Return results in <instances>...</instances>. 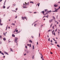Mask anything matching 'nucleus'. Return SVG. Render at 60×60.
Here are the masks:
<instances>
[{"label":"nucleus","instance_id":"1","mask_svg":"<svg viewBox=\"0 0 60 60\" xmlns=\"http://www.w3.org/2000/svg\"><path fill=\"white\" fill-rule=\"evenodd\" d=\"M18 38L17 37H15V43H16L17 45H18V44L17 43V42H16L17 41V40H18Z\"/></svg>","mask_w":60,"mask_h":60},{"label":"nucleus","instance_id":"2","mask_svg":"<svg viewBox=\"0 0 60 60\" xmlns=\"http://www.w3.org/2000/svg\"><path fill=\"white\" fill-rule=\"evenodd\" d=\"M29 2H28L27 3H26V2H25V6H26L27 5H29Z\"/></svg>","mask_w":60,"mask_h":60},{"label":"nucleus","instance_id":"3","mask_svg":"<svg viewBox=\"0 0 60 60\" xmlns=\"http://www.w3.org/2000/svg\"><path fill=\"white\" fill-rule=\"evenodd\" d=\"M53 21V19H51L50 20H49V23H51V22H52Z\"/></svg>","mask_w":60,"mask_h":60},{"label":"nucleus","instance_id":"4","mask_svg":"<svg viewBox=\"0 0 60 60\" xmlns=\"http://www.w3.org/2000/svg\"><path fill=\"white\" fill-rule=\"evenodd\" d=\"M4 52L5 54H7V55H9V54L7 52H6L4 51Z\"/></svg>","mask_w":60,"mask_h":60},{"label":"nucleus","instance_id":"5","mask_svg":"<svg viewBox=\"0 0 60 60\" xmlns=\"http://www.w3.org/2000/svg\"><path fill=\"white\" fill-rule=\"evenodd\" d=\"M54 6L55 7H57V6H58V5L55 4L54 5Z\"/></svg>","mask_w":60,"mask_h":60},{"label":"nucleus","instance_id":"6","mask_svg":"<svg viewBox=\"0 0 60 60\" xmlns=\"http://www.w3.org/2000/svg\"><path fill=\"white\" fill-rule=\"evenodd\" d=\"M23 8H27V7L26 6H23Z\"/></svg>","mask_w":60,"mask_h":60},{"label":"nucleus","instance_id":"7","mask_svg":"<svg viewBox=\"0 0 60 60\" xmlns=\"http://www.w3.org/2000/svg\"><path fill=\"white\" fill-rule=\"evenodd\" d=\"M10 51H12V52H13V51L12 50V49L11 48H10Z\"/></svg>","mask_w":60,"mask_h":60},{"label":"nucleus","instance_id":"8","mask_svg":"<svg viewBox=\"0 0 60 60\" xmlns=\"http://www.w3.org/2000/svg\"><path fill=\"white\" fill-rule=\"evenodd\" d=\"M12 37H15V35H14V34H13L12 35Z\"/></svg>","mask_w":60,"mask_h":60},{"label":"nucleus","instance_id":"9","mask_svg":"<svg viewBox=\"0 0 60 60\" xmlns=\"http://www.w3.org/2000/svg\"><path fill=\"white\" fill-rule=\"evenodd\" d=\"M52 11V12H57L58 11H56V10H55V11Z\"/></svg>","mask_w":60,"mask_h":60},{"label":"nucleus","instance_id":"10","mask_svg":"<svg viewBox=\"0 0 60 60\" xmlns=\"http://www.w3.org/2000/svg\"><path fill=\"white\" fill-rule=\"evenodd\" d=\"M57 47H59V48H60V46L59 45H57Z\"/></svg>","mask_w":60,"mask_h":60},{"label":"nucleus","instance_id":"11","mask_svg":"<svg viewBox=\"0 0 60 60\" xmlns=\"http://www.w3.org/2000/svg\"><path fill=\"white\" fill-rule=\"evenodd\" d=\"M30 3H32V4H34V2L33 1H30Z\"/></svg>","mask_w":60,"mask_h":60},{"label":"nucleus","instance_id":"12","mask_svg":"<svg viewBox=\"0 0 60 60\" xmlns=\"http://www.w3.org/2000/svg\"><path fill=\"white\" fill-rule=\"evenodd\" d=\"M3 39L4 41H6V39L5 38H3Z\"/></svg>","mask_w":60,"mask_h":60},{"label":"nucleus","instance_id":"13","mask_svg":"<svg viewBox=\"0 0 60 60\" xmlns=\"http://www.w3.org/2000/svg\"><path fill=\"white\" fill-rule=\"evenodd\" d=\"M32 58L33 59H34V55L33 56Z\"/></svg>","mask_w":60,"mask_h":60},{"label":"nucleus","instance_id":"14","mask_svg":"<svg viewBox=\"0 0 60 60\" xmlns=\"http://www.w3.org/2000/svg\"><path fill=\"white\" fill-rule=\"evenodd\" d=\"M42 12V14L44 13V11H43L42 12Z\"/></svg>","mask_w":60,"mask_h":60},{"label":"nucleus","instance_id":"15","mask_svg":"<svg viewBox=\"0 0 60 60\" xmlns=\"http://www.w3.org/2000/svg\"><path fill=\"white\" fill-rule=\"evenodd\" d=\"M52 18L54 19H55V17L54 16H52Z\"/></svg>","mask_w":60,"mask_h":60},{"label":"nucleus","instance_id":"16","mask_svg":"<svg viewBox=\"0 0 60 60\" xmlns=\"http://www.w3.org/2000/svg\"><path fill=\"white\" fill-rule=\"evenodd\" d=\"M47 18H49V15H47V16H45Z\"/></svg>","mask_w":60,"mask_h":60},{"label":"nucleus","instance_id":"17","mask_svg":"<svg viewBox=\"0 0 60 60\" xmlns=\"http://www.w3.org/2000/svg\"><path fill=\"white\" fill-rule=\"evenodd\" d=\"M29 41L30 42H31V43H32V41H31V40H30Z\"/></svg>","mask_w":60,"mask_h":60},{"label":"nucleus","instance_id":"18","mask_svg":"<svg viewBox=\"0 0 60 60\" xmlns=\"http://www.w3.org/2000/svg\"><path fill=\"white\" fill-rule=\"evenodd\" d=\"M1 53L2 54V55H4V53H3L2 52Z\"/></svg>","mask_w":60,"mask_h":60},{"label":"nucleus","instance_id":"19","mask_svg":"<svg viewBox=\"0 0 60 60\" xmlns=\"http://www.w3.org/2000/svg\"><path fill=\"white\" fill-rule=\"evenodd\" d=\"M0 26H2L3 24H1V22H0Z\"/></svg>","mask_w":60,"mask_h":60},{"label":"nucleus","instance_id":"20","mask_svg":"<svg viewBox=\"0 0 60 60\" xmlns=\"http://www.w3.org/2000/svg\"><path fill=\"white\" fill-rule=\"evenodd\" d=\"M3 8L4 9L5 8V6H4V5L3 6Z\"/></svg>","mask_w":60,"mask_h":60},{"label":"nucleus","instance_id":"21","mask_svg":"<svg viewBox=\"0 0 60 60\" xmlns=\"http://www.w3.org/2000/svg\"><path fill=\"white\" fill-rule=\"evenodd\" d=\"M22 18L23 19V20H24V17H22Z\"/></svg>","mask_w":60,"mask_h":60},{"label":"nucleus","instance_id":"22","mask_svg":"<svg viewBox=\"0 0 60 60\" xmlns=\"http://www.w3.org/2000/svg\"><path fill=\"white\" fill-rule=\"evenodd\" d=\"M51 31V30H48V32H50V31Z\"/></svg>","mask_w":60,"mask_h":60},{"label":"nucleus","instance_id":"23","mask_svg":"<svg viewBox=\"0 0 60 60\" xmlns=\"http://www.w3.org/2000/svg\"><path fill=\"white\" fill-rule=\"evenodd\" d=\"M4 36H5V35H6V34H5V33H4Z\"/></svg>","mask_w":60,"mask_h":60},{"label":"nucleus","instance_id":"24","mask_svg":"<svg viewBox=\"0 0 60 60\" xmlns=\"http://www.w3.org/2000/svg\"><path fill=\"white\" fill-rule=\"evenodd\" d=\"M10 7V6H9V7H7V9H9Z\"/></svg>","mask_w":60,"mask_h":60},{"label":"nucleus","instance_id":"25","mask_svg":"<svg viewBox=\"0 0 60 60\" xmlns=\"http://www.w3.org/2000/svg\"><path fill=\"white\" fill-rule=\"evenodd\" d=\"M37 5H38V6H39L40 5V3L38 4Z\"/></svg>","mask_w":60,"mask_h":60},{"label":"nucleus","instance_id":"26","mask_svg":"<svg viewBox=\"0 0 60 60\" xmlns=\"http://www.w3.org/2000/svg\"><path fill=\"white\" fill-rule=\"evenodd\" d=\"M48 41H50V38H49L48 39Z\"/></svg>","mask_w":60,"mask_h":60},{"label":"nucleus","instance_id":"27","mask_svg":"<svg viewBox=\"0 0 60 60\" xmlns=\"http://www.w3.org/2000/svg\"><path fill=\"white\" fill-rule=\"evenodd\" d=\"M12 25H14V26L15 25V23H12Z\"/></svg>","mask_w":60,"mask_h":60},{"label":"nucleus","instance_id":"28","mask_svg":"<svg viewBox=\"0 0 60 60\" xmlns=\"http://www.w3.org/2000/svg\"><path fill=\"white\" fill-rule=\"evenodd\" d=\"M45 12H47V9H45Z\"/></svg>","mask_w":60,"mask_h":60},{"label":"nucleus","instance_id":"29","mask_svg":"<svg viewBox=\"0 0 60 60\" xmlns=\"http://www.w3.org/2000/svg\"><path fill=\"white\" fill-rule=\"evenodd\" d=\"M29 47H31V44H29Z\"/></svg>","mask_w":60,"mask_h":60},{"label":"nucleus","instance_id":"30","mask_svg":"<svg viewBox=\"0 0 60 60\" xmlns=\"http://www.w3.org/2000/svg\"><path fill=\"white\" fill-rule=\"evenodd\" d=\"M33 49H34V45H33Z\"/></svg>","mask_w":60,"mask_h":60},{"label":"nucleus","instance_id":"31","mask_svg":"<svg viewBox=\"0 0 60 60\" xmlns=\"http://www.w3.org/2000/svg\"><path fill=\"white\" fill-rule=\"evenodd\" d=\"M52 34H53V35H54V32H53L52 31Z\"/></svg>","mask_w":60,"mask_h":60},{"label":"nucleus","instance_id":"32","mask_svg":"<svg viewBox=\"0 0 60 60\" xmlns=\"http://www.w3.org/2000/svg\"><path fill=\"white\" fill-rule=\"evenodd\" d=\"M52 25L53 24H52H52L51 25V26H50L51 27H52Z\"/></svg>","mask_w":60,"mask_h":60},{"label":"nucleus","instance_id":"33","mask_svg":"<svg viewBox=\"0 0 60 60\" xmlns=\"http://www.w3.org/2000/svg\"><path fill=\"white\" fill-rule=\"evenodd\" d=\"M25 48H26V49H27V47L26 46H25Z\"/></svg>","mask_w":60,"mask_h":60},{"label":"nucleus","instance_id":"34","mask_svg":"<svg viewBox=\"0 0 60 60\" xmlns=\"http://www.w3.org/2000/svg\"><path fill=\"white\" fill-rule=\"evenodd\" d=\"M1 22H2V21L1 20V19H0V23H1Z\"/></svg>","mask_w":60,"mask_h":60},{"label":"nucleus","instance_id":"35","mask_svg":"<svg viewBox=\"0 0 60 60\" xmlns=\"http://www.w3.org/2000/svg\"><path fill=\"white\" fill-rule=\"evenodd\" d=\"M0 39H2V36H0Z\"/></svg>","mask_w":60,"mask_h":60},{"label":"nucleus","instance_id":"36","mask_svg":"<svg viewBox=\"0 0 60 60\" xmlns=\"http://www.w3.org/2000/svg\"><path fill=\"white\" fill-rule=\"evenodd\" d=\"M7 27H6V30H7Z\"/></svg>","mask_w":60,"mask_h":60},{"label":"nucleus","instance_id":"37","mask_svg":"<svg viewBox=\"0 0 60 60\" xmlns=\"http://www.w3.org/2000/svg\"><path fill=\"white\" fill-rule=\"evenodd\" d=\"M48 12H46V14H45V15H46V14H48Z\"/></svg>","mask_w":60,"mask_h":60},{"label":"nucleus","instance_id":"38","mask_svg":"<svg viewBox=\"0 0 60 60\" xmlns=\"http://www.w3.org/2000/svg\"><path fill=\"white\" fill-rule=\"evenodd\" d=\"M24 18L25 19H26V17H24Z\"/></svg>","mask_w":60,"mask_h":60},{"label":"nucleus","instance_id":"39","mask_svg":"<svg viewBox=\"0 0 60 60\" xmlns=\"http://www.w3.org/2000/svg\"><path fill=\"white\" fill-rule=\"evenodd\" d=\"M15 10H16V11H17V10H18V8H16Z\"/></svg>","mask_w":60,"mask_h":60},{"label":"nucleus","instance_id":"40","mask_svg":"<svg viewBox=\"0 0 60 60\" xmlns=\"http://www.w3.org/2000/svg\"><path fill=\"white\" fill-rule=\"evenodd\" d=\"M31 38H34V36H32Z\"/></svg>","mask_w":60,"mask_h":60},{"label":"nucleus","instance_id":"41","mask_svg":"<svg viewBox=\"0 0 60 60\" xmlns=\"http://www.w3.org/2000/svg\"><path fill=\"white\" fill-rule=\"evenodd\" d=\"M15 19H17V15H16V17H15Z\"/></svg>","mask_w":60,"mask_h":60},{"label":"nucleus","instance_id":"42","mask_svg":"<svg viewBox=\"0 0 60 60\" xmlns=\"http://www.w3.org/2000/svg\"><path fill=\"white\" fill-rule=\"evenodd\" d=\"M55 26H56V25H54Z\"/></svg>","mask_w":60,"mask_h":60},{"label":"nucleus","instance_id":"43","mask_svg":"<svg viewBox=\"0 0 60 60\" xmlns=\"http://www.w3.org/2000/svg\"><path fill=\"white\" fill-rule=\"evenodd\" d=\"M26 53H25V54H24V56H26Z\"/></svg>","mask_w":60,"mask_h":60},{"label":"nucleus","instance_id":"44","mask_svg":"<svg viewBox=\"0 0 60 60\" xmlns=\"http://www.w3.org/2000/svg\"><path fill=\"white\" fill-rule=\"evenodd\" d=\"M5 3H4V6L5 5Z\"/></svg>","mask_w":60,"mask_h":60},{"label":"nucleus","instance_id":"45","mask_svg":"<svg viewBox=\"0 0 60 60\" xmlns=\"http://www.w3.org/2000/svg\"><path fill=\"white\" fill-rule=\"evenodd\" d=\"M17 28H16L15 29V31H16V30H17Z\"/></svg>","mask_w":60,"mask_h":60},{"label":"nucleus","instance_id":"46","mask_svg":"<svg viewBox=\"0 0 60 60\" xmlns=\"http://www.w3.org/2000/svg\"><path fill=\"white\" fill-rule=\"evenodd\" d=\"M49 11V12H50H50H51V11Z\"/></svg>","mask_w":60,"mask_h":60},{"label":"nucleus","instance_id":"47","mask_svg":"<svg viewBox=\"0 0 60 60\" xmlns=\"http://www.w3.org/2000/svg\"><path fill=\"white\" fill-rule=\"evenodd\" d=\"M52 28H53V29H54V26H53L52 27Z\"/></svg>","mask_w":60,"mask_h":60},{"label":"nucleus","instance_id":"48","mask_svg":"<svg viewBox=\"0 0 60 60\" xmlns=\"http://www.w3.org/2000/svg\"><path fill=\"white\" fill-rule=\"evenodd\" d=\"M51 42H52V40H51Z\"/></svg>","mask_w":60,"mask_h":60},{"label":"nucleus","instance_id":"49","mask_svg":"<svg viewBox=\"0 0 60 60\" xmlns=\"http://www.w3.org/2000/svg\"><path fill=\"white\" fill-rule=\"evenodd\" d=\"M13 5H14V6H15V5H16V4H13Z\"/></svg>","mask_w":60,"mask_h":60},{"label":"nucleus","instance_id":"50","mask_svg":"<svg viewBox=\"0 0 60 60\" xmlns=\"http://www.w3.org/2000/svg\"><path fill=\"white\" fill-rule=\"evenodd\" d=\"M50 54H53V53H52V52H50Z\"/></svg>","mask_w":60,"mask_h":60},{"label":"nucleus","instance_id":"51","mask_svg":"<svg viewBox=\"0 0 60 60\" xmlns=\"http://www.w3.org/2000/svg\"><path fill=\"white\" fill-rule=\"evenodd\" d=\"M55 23H57V21H55Z\"/></svg>","mask_w":60,"mask_h":60},{"label":"nucleus","instance_id":"52","mask_svg":"<svg viewBox=\"0 0 60 60\" xmlns=\"http://www.w3.org/2000/svg\"><path fill=\"white\" fill-rule=\"evenodd\" d=\"M16 32H18V30H17L16 31Z\"/></svg>","mask_w":60,"mask_h":60},{"label":"nucleus","instance_id":"53","mask_svg":"<svg viewBox=\"0 0 60 60\" xmlns=\"http://www.w3.org/2000/svg\"><path fill=\"white\" fill-rule=\"evenodd\" d=\"M58 16V15H57L56 18V19H58V18H57V17Z\"/></svg>","mask_w":60,"mask_h":60},{"label":"nucleus","instance_id":"54","mask_svg":"<svg viewBox=\"0 0 60 60\" xmlns=\"http://www.w3.org/2000/svg\"><path fill=\"white\" fill-rule=\"evenodd\" d=\"M57 31V29H56V30H55V31L56 32Z\"/></svg>","mask_w":60,"mask_h":60},{"label":"nucleus","instance_id":"55","mask_svg":"<svg viewBox=\"0 0 60 60\" xmlns=\"http://www.w3.org/2000/svg\"><path fill=\"white\" fill-rule=\"evenodd\" d=\"M36 24H34V26H36Z\"/></svg>","mask_w":60,"mask_h":60},{"label":"nucleus","instance_id":"56","mask_svg":"<svg viewBox=\"0 0 60 60\" xmlns=\"http://www.w3.org/2000/svg\"><path fill=\"white\" fill-rule=\"evenodd\" d=\"M52 39H53V40L54 41V40H55V38H53Z\"/></svg>","mask_w":60,"mask_h":60},{"label":"nucleus","instance_id":"57","mask_svg":"<svg viewBox=\"0 0 60 60\" xmlns=\"http://www.w3.org/2000/svg\"><path fill=\"white\" fill-rule=\"evenodd\" d=\"M34 14H35V13H36V12H34Z\"/></svg>","mask_w":60,"mask_h":60},{"label":"nucleus","instance_id":"58","mask_svg":"<svg viewBox=\"0 0 60 60\" xmlns=\"http://www.w3.org/2000/svg\"><path fill=\"white\" fill-rule=\"evenodd\" d=\"M55 10H56V8H55Z\"/></svg>","mask_w":60,"mask_h":60},{"label":"nucleus","instance_id":"59","mask_svg":"<svg viewBox=\"0 0 60 60\" xmlns=\"http://www.w3.org/2000/svg\"><path fill=\"white\" fill-rule=\"evenodd\" d=\"M2 0H0V2H2Z\"/></svg>","mask_w":60,"mask_h":60},{"label":"nucleus","instance_id":"60","mask_svg":"<svg viewBox=\"0 0 60 60\" xmlns=\"http://www.w3.org/2000/svg\"><path fill=\"white\" fill-rule=\"evenodd\" d=\"M58 10V9H56V11H57Z\"/></svg>","mask_w":60,"mask_h":60},{"label":"nucleus","instance_id":"61","mask_svg":"<svg viewBox=\"0 0 60 60\" xmlns=\"http://www.w3.org/2000/svg\"><path fill=\"white\" fill-rule=\"evenodd\" d=\"M55 43H56V44L57 43V42H55Z\"/></svg>","mask_w":60,"mask_h":60},{"label":"nucleus","instance_id":"62","mask_svg":"<svg viewBox=\"0 0 60 60\" xmlns=\"http://www.w3.org/2000/svg\"><path fill=\"white\" fill-rule=\"evenodd\" d=\"M20 33V31L18 32H17V33Z\"/></svg>","mask_w":60,"mask_h":60},{"label":"nucleus","instance_id":"63","mask_svg":"<svg viewBox=\"0 0 60 60\" xmlns=\"http://www.w3.org/2000/svg\"><path fill=\"white\" fill-rule=\"evenodd\" d=\"M51 45H54V44H52V43H51Z\"/></svg>","mask_w":60,"mask_h":60},{"label":"nucleus","instance_id":"64","mask_svg":"<svg viewBox=\"0 0 60 60\" xmlns=\"http://www.w3.org/2000/svg\"><path fill=\"white\" fill-rule=\"evenodd\" d=\"M0 44H2V42H0Z\"/></svg>","mask_w":60,"mask_h":60}]
</instances>
